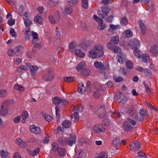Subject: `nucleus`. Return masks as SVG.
Wrapping results in <instances>:
<instances>
[{
    "mask_svg": "<svg viewBox=\"0 0 158 158\" xmlns=\"http://www.w3.org/2000/svg\"><path fill=\"white\" fill-rule=\"evenodd\" d=\"M110 9L107 6H105L102 8L101 11L98 12V14L102 19H106L108 17V14L110 13Z\"/></svg>",
    "mask_w": 158,
    "mask_h": 158,
    "instance_id": "nucleus-1",
    "label": "nucleus"
},
{
    "mask_svg": "<svg viewBox=\"0 0 158 158\" xmlns=\"http://www.w3.org/2000/svg\"><path fill=\"white\" fill-rule=\"evenodd\" d=\"M94 50L97 57H102L103 56V48L101 44H98L95 45Z\"/></svg>",
    "mask_w": 158,
    "mask_h": 158,
    "instance_id": "nucleus-2",
    "label": "nucleus"
},
{
    "mask_svg": "<svg viewBox=\"0 0 158 158\" xmlns=\"http://www.w3.org/2000/svg\"><path fill=\"white\" fill-rule=\"evenodd\" d=\"M141 145L140 142L137 141H134L130 145V150L132 151H138Z\"/></svg>",
    "mask_w": 158,
    "mask_h": 158,
    "instance_id": "nucleus-3",
    "label": "nucleus"
},
{
    "mask_svg": "<svg viewBox=\"0 0 158 158\" xmlns=\"http://www.w3.org/2000/svg\"><path fill=\"white\" fill-rule=\"evenodd\" d=\"M127 113L130 114V115L133 117L135 119H138V116L136 110L134 107L133 106H131L128 108Z\"/></svg>",
    "mask_w": 158,
    "mask_h": 158,
    "instance_id": "nucleus-4",
    "label": "nucleus"
},
{
    "mask_svg": "<svg viewBox=\"0 0 158 158\" xmlns=\"http://www.w3.org/2000/svg\"><path fill=\"white\" fill-rule=\"evenodd\" d=\"M106 46L108 49L112 51L114 53H120L121 52V49L119 47L117 46L111 45V43L110 42H108L107 43Z\"/></svg>",
    "mask_w": 158,
    "mask_h": 158,
    "instance_id": "nucleus-5",
    "label": "nucleus"
},
{
    "mask_svg": "<svg viewBox=\"0 0 158 158\" xmlns=\"http://www.w3.org/2000/svg\"><path fill=\"white\" fill-rule=\"evenodd\" d=\"M76 140V137L74 134H70L69 138H67V144L70 146H72L73 144L75 143Z\"/></svg>",
    "mask_w": 158,
    "mask_h": 158,
    "instance_id": "nucleus-6",
    "label": "nucleus"
},
{
    "mask_svg": "<svg viewBox=\"0 0 158 158\" xmlns=\"http://www.w3.org/2000/svg\"><path fill=\"white\" fill-rule=\"evenodd\" d=\"M31 132L35 134H40L41 133V130L40 127H36L35 125H31L30 127Z\"/></svg>",
    "mask_w": 158,
    "mask_h": 158,
    "instance_id": "nucleus-7",
    "label": "nucleus"
},
{
    "mask_svg": "<svg viewBox=\"0 0 158 158\" xmlns=\"http://www.w3.org/2000/svg\"><path fill=\"white\" fill-rule=\"evenodd\" d=\"M122 127L124 131L127 132L131 131L133 128L127 121L124 122L123 124Z\"/></svg>",
    "mask_w": 158,
    "mask_h": 158,
    "instance_id": "nucleus-8",
    "label": "nucleus"
},
{
    "mask_svg": "<svg viewBox=\"0 0 158 158\" xmlns=\"http://www.w3.org/2000/svg\"><path fill=\"white\" fill-rule=\"evenodd\" d=\"M53 78V76L51 73H46L43 76L42 79L46 81H51Z\"/></svg>",
    "mask_w": 158,
    "mask_h": 158,
    "instance_id": "nucleus-9",
    "label": "nucleus"
},
{
    "mask_svg": "<svg viewBox=\"0 0 158 158\" xmlns=\"http://www.w3.org/2000/svg\"><path fill=\"white\" fill-rule=\"evenodd\" d=\"M94 65L96 68L100 70V71L104 70L106 69V67L104 66L103 64L101 62L97 61L95 62Z\"/></svg>",
    "mask_w": 158,
    "mask_h": 158,
    "instance_id": "nucleus-10",
    "label": "nucleus"
},
{
    "mask_svg": "<svg viewBox=\"0 0 158 158\" xmlns=\"http://www.w3.org/2000/svg\"><path fill=\"white\" fill-rule=\"evenodd\" d=\"M102 126L100 124L95 125L94 127V131L96 133L103 132L105 131L104 127L101 128Z\"/></svg>",
    "mask_w": 158,
    "mask_h": 158,
    "instance_id": "nucleus-11",
    "label": "nucleus"
},
{
    "mask_svg": "<svg viewBox=\"0 0 158 158\" xmlns=\"http://www.w3.org/2000/svg\"><path fill=\"white\" fill-rule=\"evenodd\" d=\"M111 45H115L118 44L119 41V37L118 35H116L112 37L110 40Z\"/></svg>",
    "mask_w": 158,
    "mask_h": 158,
    "instance_id": "nucleus-12",
    "label": "nucleus"
},
{
    "mask_svg": "<svg viewBox=\"0 0 158 158\" xmlns=\"http://www.w3.org/2000/svg\"><path fill=\"white\" fill-rule=\"evenodd\" d=\"M23 48V46L19 45L14 49V51L16 56H18L22 53Z\"/></svg>",
    "mask_w": 158,
    "mask_h": 158,
    "instance_id": "nucleus-13",
    "label": "nucleus"
},
{
    "mask_svg": "<svg viewBox=\"0 0 158 158\" xmlns=\"http://www.w3.org/2000/svg\"><path fill=\"white\" fill-rule=\"evenodd\" d=\"M16 142L21 148H25L27 146L26 143L19 138L16 139Z\"/></svg>",
    "mask_w": 158,
    "mask_h": 158,
    "instance_id": "nucleus-14",
    "label": "nucleus"
},
{
    "mask_svg": "<svg viewBox=\"0 0 158 158\" xmlns=\"http://www.w3.org/2000/svg\"><path fill=\"white\" fill-rule=\"evenodd\" d=\"M78 89L77 91L81 94L85 93V87L84 86V84L82 83H79L78 85Z\"/></svg>",
    "mask_w": 158,
    "mask_h": 158,
    "instance_id": "nucleus-15",
    "label": "nucleus"
},
{
    "mask_svg": "<svg viewBox=\"0 0 158 158\" xmlns=\"http://www.w3.org/2000/svg\"><path fill=\"white\" fill-rule=\"evenodd\" d=\"M125 56L123 55L122 53H121L120 55H118V61L120 64H123L126 61V59L125 58Z\"/></svg>",
    "mask_w": 158,
    "mask_h": 158,
    "instance_id": "nucleus-16",
    "label": "nucleus"
},
{
    "mask_svg": "<svg viewBox=\"0 0 158 158\" xmlns=\"http://www.w3.org/2000/svg\"><path fill=\"white\" fill-rule=\"evenodd\" d=\"M85 154L81 150L78 151V152L76 154L75 156V158H85Z\"/></svg>",
    "mask_w": 158,
    "mask_h": 158,
    "instance_id": "nucleus-17",
    "label": "nucleus"
},
{
    "mask_svg": "<svg viewBox=\"0 0 158 158\" xmlns=\"http://www.w3.org/2000/svg\"><path fill=\"white\" fill-rule=\"evenodd\" d=\"M150 51L152 54L156 56L158 53V47L156 45H154L151 48Z\"/></svg>",
    "mask_w": 158,
    "mask_h": 158,
    "instance_id": "nucleus-18",
    "label": "nucleus"
},
{
    "mask_svg": "<svg viewBox=\"0 0 158 158\" xmlns=\"http://www.w3.org/2000/svg\"><path fill=\"white\" fill-rule=\"evenodd\" d=\"M139 25L141 28V31L142 34L143 35H144L146 30V26L141 21H139Z\"/></svg>",
    "mask_w": 158,
    "mask_h": 158,
    "instance_id": "nucleus-19",
    "label": "nucleus"
},
{
    "mask_svg": "<svg viewBox=\"0 0 158 158\" xmlns=\"http://www.w3.org/2000/svg\"><path fill=\"white\" fill-rule=\"evenodd\" d=\"M134 53L135 56L138 58L142 57L143 55V54L139 49L138 48H135Z\"/></svg>",
    "mask_w": 158,
    "mask_h": 158,
    "instance_id": "nucleus-20",
    "label": "nucleus"
},
{
    "mask_svg": "<svg viewBox=\"0 0 158 158\" xmlns=\"http://www.w3.org/2000/svg\"><path fill=\"white\" fill-rule=\"evenodd\" d=\"M59 144L62 146L66 145L67 144V138L64 137L60 138L58 140Z\"/></svg>",
    "mask_w": 158,
    "mask_h": 158,
    "instance_id": "nucleus-21",
    "label": "nucleus"
},
{
    "mask_svg": "<svg viewBox=\"0 0 158 158\" xmlns=\"http://www.w3.org/2000/svg\"><path fill=\"white\" fill-rule=\"evenodd\" d=\"M71 125V122L68 120H65L62 122V126L65 128H68Z\"/></svg>",
    "mask_w": 158,
    "mask_h": 158,
    "instance_id": "nucleus-22",
    "label": "nucleus"
},
{
    "mask_svg": "<svg viewBox=\"0 0 158 158\" xmlns=\"http://www.w3.org/2000/svg\"><path fill=\"white\" fill-rule=\"evenodd\" d=\"M10 101L9 100H5L2 103L1 107L6 109V110H8L10 106Z\"/></svg>",
    "mask_w": 158,
    "mask_h": 158,
    "instance_id": "nucleus-23",
    "label": "nucleus"
},
{
    "mask_svg": "<svg viewBox=\"0 0 158 158\" xmlns=\"http://www.w3.org/2000/svg\"><path fill=\"white\" fill-rule=\"evenodd\" d=\"M75 53L77 56L83 58L85 56V54L79 49H76L75 51Z\"/></svg>",
    "mask_w": 158,
    "mask_h": 158,
    "instance_id": "nucleus-24",
    "label": "nucleus"
},
{
    "mask_svg": "<svg viewBox=\"0 0 158 158\" xmlns=\"http://www.w3.org/2000/svg\"><path fill=\"white\" fill-rule=\"evenodd\" d=\"M39 67L36 65H33L31 67H30V71L31 72V75L34 76L36 71L38 69Z\"/></svg>",
    "mask_w": 158,
    "mask_h": 158,
    "instance_id": "nucleus-25",
    "label": "nucleus"
},
{
    "mask_svg": "<svg viewBox=\"0 0 158 158\" xmlns=\"http://www.w3.org/2000/svg\"><path fill=\"white\" fill-rule=\"evenodd\" d=\"M124 33V36L125 38H131L133 36L132 32L130 30H127Z\"/></svg>",
    "mask_w": 158,
    "mask_h": 158,
    "instance_id": "nucleus-26",
    "label": "nucleus"
},
{
    "mask_svg": "<svg viewBox=\"0 0 158 158\" xmlns=\"http://www.w3.org/2000/svg\"><path fill=\"white\" fill-rule=\"evenodd\" d=\"M28 116L29 114L26 111H25L22 113L21 116L22 123H24L25 122L26 119L28 118Z\"/></svg>",
    "mask_w": 158,
    "mask_h": 158,
    "instance_id": "nucleus-27",
    "label": "nucleus"
},
{
    "mask_svg": "<svg viewBox=\"0 0 158 158\" xmlns=\"http://www.w3.org/2000/svg\"><path fill=\"white\" fill-rule=\"evenodd\" d=\"M60 98L58 97H55L52 99L53 103L55 105H58L60 103Z\"/></svg>",
    "mask_w": 158,
    "mask_h": 158,
    "instance_id": "nucleus-28",
    "label": "nucleus"
},
{
    "mask_svg": "<svg viewBox=\"0 0 158 158\" xmlns=\"http://www.w3.org/2000/svg\"><path fill=\"white\" fill-rule=\"evenodd\" d=\"M0 156L2 158H8L9 154L8 152L3 150L0 151Z\"/></svg>",
    "mask_w": 158,
    "mask_h": 158,
    "instance_id": "nucleus-29",
    "label": "nucleus"
},
{
    "mask_svg": "<svg viewBox=\"0 0 158 158\" xmlns=\"http://www.w3.org/2000/svg\"><path fill=\"white\" fill-rule=\"evenodd\" d=\"M57 151L59 155L61 156H64L66 154V152L63 148H59Z\"/></svg>",
    "mask_w": 158,
    "mask_h": 158,
    "instance_id": "nucleus-30",
    "label": "nucleus"
},
{
    "mask_svg": "<svg viewBox=\"0 0 158 158\" xmlns=\"http://www.w3.org/2000/svg\"><path fill=\"white\" fill-rule=\"evenodd\" d=\"M86 67L85 63L81 62L78 64L77 66L76 67V69L78 71Z\"/></svg>",
    "mask_w": 158,
    "mask_h": 158,
    "instance_id": "nucleus-31",
    "label": "nucleus"
},
{
    "mask_svg": "<svg viewBox=\"0 0 158 158\" xmlns=\"http://www.w3.org/2000/svg\"><path fill=\"white\" fill-rule=\"evenodd\" d=\"M34 20L35 22L41 24H43V19L40 16L38 15L36 16L35 18L34 19Z\"/></svg>",
    "mask_w": 158,
    "mask_h": 158,
    "instance_id": "nucleus-32",
    "label": "nucleus"
},
{
    "mask_svg": "<svg viewBox=\"0 0 158 158\" xmlns=\"http://www.w3.org/2000/svg\"><path fill=\"white\" fill-rule=\"evenodd\" d=\"M88 56L92 59H94L97 57L94 50L89 51Z\"/></svg>",
    "mask_w": 158,
    "mask_h": 158,
    "instance_id": "nucleus-33",
    "label": "nucleus"
},
{
    "mask_svg": "<svg viewBox=\"0 0 158 158\" xmlns=\"http://www.w3.org/2000/svg\"><path fill=\"white\" fill-rule=\"evenodd\" d=\"M32 36L33 39L32 43L33 44H35L36 42L35 40H38V35L36 33L32 31Z\"/></svg>",
    "mask_w": 158,
    "mask_h": 158,
    "instance_id": "nucleus-34",
    "label": "nucleus"
},
{
    "mask_svg": "<svg viewBox=\"0 0 158 158\" xmlns=\"http://www.w3.org/2000/svg\"><path fill=\"white\" fill-rule=\"evenodd\" d=\"M93 19L98 23V25L103 23V21L102 19L98 17L96 15H94Z\"/></svg>",
    "mask_w": 158,
    "mask_h": 158,
    "instance_id": "nucleus-35",
    "label": "nucleus"
},
{
    "mask_svg": "<svg viewBox=\"0 0 158 158\" xmlns=\"http://www.w3.org/2000/svg\"><path fill=\"white\" fill-rule=\"evenodd\" d=\"M126 65L127 68L130 69H131L133 68V64L132 62L129 60H127L126 62Z\"/></svg>",
    "mask_w": 158,
    "mask_h": 158,
    "instance_id": "nucleus-36",
    "label": "nucleus"
},
{
    "mask_svg": "<svg viewBox=\"0 0 158 158\" xmlns=\"http://www.w3.org/2000/svg\"><path fill=\"white\" fill-rule=\"evenodd\" d=\"M90 73V70L88 69H85L81 72V74L83 76H88Z\"/></svg>",
    "mask_w": 158,
    "mask_h": 158,
    "instance_id": "nucleus-37",
    "label": "nucleus"
},
{
    "mask_svg": "<svg viewBox=\"0 0 158 158\" xmlns=\"http://www.w3.org/2000/svg\"><path fill=\"white\" fill-rule=\"evenodd\" d=\"M139 112L140 116L145 117L148 115L147 112L146 110H144L143 109H140Z\"/></svg>",
    "mask_w": 158,
    "mask_h": 158,
    "instance_id": "nucleus-38",
    "label": "nucleus"
},
{
    "mask_svg": "<svg viewBox=\"0 0 158 158\" xmlns=\"http://www.w3.org/2000/svg\"><path fill=\"white\" fill-rule=\"evenodd\" d=\"M72 118H74V121L77 122L79 119V116L77 112H74L73 114H71Z\"/></svg>",
    "mask_w": 158,
    "mask_h": 158,
    "instance_id": "nucleus-39",
    "label": "nucleus"
},
{
    "mask_svg": "<svg viewBox=\"0 0 158 158\" xmlns=\"http://www.w3.org/2000/svg\"><path fill=\"white\" fill-rule=\"evenodd\" d=\"M59 148V145L57 143L53 142L52 143V149L53 151L56 152L58 150Z\"/></svg>",
    "mask_w": 158,
    "mask_h": 158,
    "instance_id": "nucleus-40",
    "label": "nucleus"
},
{
    "mask_svg": "<svg viewBox=\"0 0 158 158\" xmlns=\"http://www.w3.org/2000/svg\"><path fill=\"white\" fill-rule=\"evenodd\" d=\"M95 158H107V156L106 152H102L99 154L98 156H96Z\"/></svg>",
    "mask_w": 158,
    "mask_h": 158,
    "instance_id": "nucleus-41",
    "label": "nucleus"
},
{
    "mask_svg": "<svg viewBox=\"0 0 158 158\" xmlns=\"http://www.w3.org/2000/svg\"><path fill=\"white\" fill-rule=\"evenodd\" d=\"M113 141H115L116 142H119L120 143H121V142H123L124 145H125L126 143L125 140H121L120 141L119 138L118 137H114L113 138Z\"/></svg>",
    "mask_w": 158,
    "mask_h": 158,
    "instance_id": "nucleus-42",
    "label": "nucleus"
},
{
    "mask_svg": "<svg viewBox=\"0 0 158 158\" xmlns=\"http://www.w3.org/2000/svg\"><path fill=\"white\" fill-rule=\"evenodd\" d=\"M88 0H82V7L85 9H87L88 6Z\"/></svg>",
    "mask_w": 158,
    "mask_h": 158,
    "instance_id": "nucleus-43",
    "label": "nucleus"
},
{
    "mask_svg": "<svg viewBox=\"0 0 158 158\" xmlns=\"http://www.w3.org/2000/svg\"><path fill=\"white\" fill-rule=\"evenodd\" d=\"M8 110L3 107H1V110H0V115L5 116L7 113Z\"/></svg>",
    "mask_w": 158,
    "mask_h": 158,
    "instance_id": "nucleus-44",
    "label": "nucleus"
},
{
    "mask_svg": "<svg viewBox=\"0 0 158 158\" xmlns=\"http://www.w3.org/2000/svg\"><path fill=\"white\" fill-rule=\"evenodd\" d=\"M132 45L135 48H138V47H139L140 45V42L137 40L134 41L132 43Z\"/></svg>",
    "mask_w": 158,
    "mask_h": 158,
    "instance_id": "nucleus-45",
    "label": "nucleus"
},
{
    "mask_svg": "<svg viewBox=\"0 0 158 158\" xmlns=\"http://www.w3.org/2000/svg\"><path fill=\"white\" fill-rule=\"evenodd\" d=\"M29 19H24V23L26 27H29L32 24V22L29 20Z\"/></svg>",
    "mask_w": 158,
    "mask_h": 158,
    "instance_id": "nucleus-46",
    "label": "nucleus"
},
{
    "mask_svg": "<svg viewBox=\"0 0 158 158\" xmlns=\"http://www.w3.org/2000/svg\"><path fill=\"white\" fill-rule=\"evenodd\" d=\"M144 73L145 76L147 77H150L152 73L151 71L148 69H144Z\"/></svg>",
    "mask_w": 158,
    "mask_h": 158,
    "instance_id": "nucleus-47",
    "label": "nucleus"
},
{
    "mask_svg": "<svg viewBox=\"0 0 158 158\" xmlns=\"http://www.w3.org/2000/svg\"><path fill=\"white\" fill-rule=\"evenodd\" d=\"M63 79L65 81L71 82L75 81V78L73 77H65L63 78Z\"/></svg>",
    "mask_w": 158,
    "mask_h": 158,
    "instance_id": "nucleus-48",
    "label": "nucleus"
},
{
    "mask_svg": "<svg viewBox=\"0 0 158 158\" xmlns=\"http://www.w3.org/2000/svg\"><path fill=\"white\" fill-rule=\"evenodd\" d=\"M7 92L6 90L2 89L0 90V97L3 98L6 96Z\"/></svg>",
    "mask_w": 158,
    "mask_h": 158,
    "instance_id": "nucleus-49",
    "label": "nucleus"
},
{
    "mask_svg": "<svg viewBox=\"0 0 158 158\" xmlns=\"http://www.w3.org/2000/svg\"><path fill=\"white\" fill-rule=\"evenodd\" d=\"M30 31L29 30H26L25 31V39L27 40H29L30 39L29 36L30 34H29Z\"/></svg>",
    "mask_w": 158,
    "mask_h": 158,
    "instance_id": "nucleus-50",
    "label": "nucleus"
},
{
    "mask_svg": "<svg viewBox=\"0 0 158 158\" xmlns=\"http://www.w3.org/2000/svg\"><path fill=\"white\" fill-rule=\"evenodd\" d=\"M69 5L71 6H73L77 4V0H67Z\"/></svg>",
    "mask_w": 158,
    "mask_h": 158,
    "instance_id": "nucleus-51",
    "label": "nucleus"
},
{
    "mask_svg": "<svg viewBox=\"0 0 158 158\" xmlns=\"http://www.w3.org/2000/svg\"><path fill=\"white\" fill-rule=\"evenodd\" d=\"M14 88L17 90H19L20 91L23 90V87L21 85L16 84L14 86Z\"/></svg>",
    "mask_w": 158,
    "mask_h": 158,
    "instance_id": "nucleus-52",
    "label": "nucleus"
},
{
    "mask_svg": "<svg viewBox=\"0 0 158 158\" xmlns=\"http://www.w3.org/2000/svg\"><path fill=\"white\" fill-rule=\"evenodd\" d=\"M10 33L11 35L13 37H16L17 36V35L14 28H11L10 29Z\"/></svg>",
    "mask_w": 158,
    "mask_h": 158,
    "instance_id": "nucleus-53",
    "label": "nucleus"
},
{
    "mask_svg": "<svg viewBox=\"0 0 158 158\" xmlns=\"http://www.w3.org/2000/svg\"><path fill=\"white\" fill-rule=\"evenodd\" d=\"M14 49H9L7 51V54L9 56H15L14 51Z\"/></svg>",
    "mask_w": 158,
    "mask_h": 158,
    "instance_id": "nucleus-54",
    "label": "nucleus"
},
{
    "mask_svg": "<svg viewBox=\"0 0 158 158\" xmlns=\"http://www.w3.org/2000/svg\"><path fill=\"white\" fill-rule=\"evenodd\" d=\"M56 109V114L57 117H60V115L59 114V113L60 111V109L59 106H57L55 107Z\"/></svg>",
    "mask_w": 158,
    "mask_h": 158,
    "instance_id": "nucleus-55",
    "label": "nucleus"
},
{
    "mask_svg": "<svg viewBox=\"0 0 158 158\" xmlns=\"http://www.w3.org/2000/svg\"><path fill=\"white\" fill-rule=\"evenodd\" d=\"M43 116L46 121L48 122L51 121L52 119V117L51 116L46 114H44Z\"/></svg>",
    "mask_w": 158,
    "mask_h": 158,
    "instance_id": "nucleus-56",
    "label": "nucleus"
},
{
    "mask_svg": "<svg viewBox=\"0 0 158 158\" xmlns=\"http://www.w3.org/2000/svg\"><path fill=\"white\" fill-rule=\"evenodd\" d=\"M101 94L99 91H97L94 93L93 96L95 98H100Z\"/></svg>",
    "mask_w": 158,
    "mask_h": 158,
    "instance_id": "nucleus-57",
    "label": "nucleus"
},
{
    "mask_svg": "<svg viewBox=\"0 0 158 158\" xmlns=\"http://www.w3.org/2000/svg\"><path fill=\"white\" fill-rule=\"evenodd\" d=\"M110 27L112 30H114L119 28V27L118 25H115L113 24H110Z\"/></svg>",
    "mask_w": 158,
    "mask_h": 158,
    "instance_id": "nucleus-58",
    "label": "nucleus"
},
{
    "mask_svg": "<svg viewBox=\"0 0 158 158\" xmlns=\"http://www.w3.org/2000/svg\"><path fill=\"white\" fill-rule=\"evenodd\" d=\"M23 5H21L19 6V15L21 16H23Z\"/></svg>",
    "mask_w": 158,
    "mask_h": 158,
    "instance_id": "nucleus-59",
    "label": "nucleus"
},
{
    "mask_svg": "<svg viewBox=\"0 0 158 158\" xmlns=\"http://www.w3.org/2000/svg\"><path fill=\"white\" fill-rule=\"evenodd\" d=\"M113 79L117 82H120L123 80V78L121 77H114Z\"/></svg>",
    "mask_w": 158,
    "mask_h": 158,
    "instance_id": "nucleus-60",
    "label": "nucleus"
},
{
    "mask_svg": "<svg viewBox=\"0 0 158 158\" xmlns=\"http://www.w3.org/2000/svg\"><path fill=\"white\" fill-rule=\"evenodd\" d=\"M76 47V44L74 42L70 43L69 44V48L73 49Z\"/></svg>",
    "mask_w": 158,
    "mask_h": 158,
    "instance_id": "nucleus-61",
    "label": "nucleus"
},
{
    "mask_svg": "<svg viewBox=\"0 0 158 158\" xmlns=\"http://www.w3.org/2000/svg\"><path fill=\"white\" fill-rule=\"evenodd\" d=\"M142 57L143 61L146 63L148 60H149L150 56H147L146 55H145L144 56L143 55Z\"/></svg>",
    "mask_w": 158,
    "mask_h": 158,
    "instance_id": "nucleus-62",
    "label": "nucleus"
},
{
    "mask_svg": "<svg viewBox=\"0 0 158 158\" xmlns=\"http://www.w3.org/2000/svg\"><path fill=\"white\" fill-rule=\"evenodd\" d=\"M128 23L127 19L125 17H123L122 18L120 21V23L121 24L123 25L126 24Z\"/></svg>",
    "mask_w": 158,
    "mask_h": 158,
    "instance_id": "nucleus-63",
    "label": "nucleus"
},
{
    "mask_svg": "<svg viewBox=\"0 0 158 158\" xmlns=\"http://www.w3.org/2000/svg\"><path fill=\"white\" fill-rule=\"evenodd\" d=\"M127 120L128 121L129 123L131 124L133 126H135L136 125V122L134 120L131 119L130 118H127Z\"/></svg>",
    "mask_w": 158,
    "mask_h": 158,
    "instance_id": "nucleus-64",
    "label": "nucleus"
}]
</instances>
